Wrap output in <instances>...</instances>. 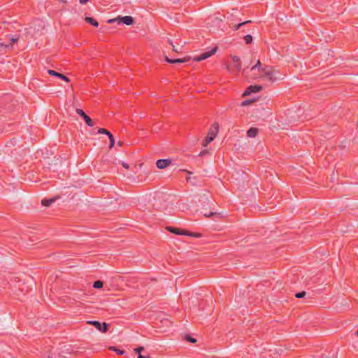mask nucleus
Returning a JSON list of instances; mask_svg holds the SVG:
<instances>
[{"instance_id":"11","label":"nucleus","mask_w":358,"mask_h":358,"mask_svg":"<svg viewBox=\"0 0 358 358\" xmlns=\"http://www.w3.org/2000/svg\"><path fill=\"white\" fill-rule=\"evenodd\" d=\"M231 59H232L234 67H236V69L237 70V72L238 73L240 72L241 70V67H242L240 58L236 55H234V56H232Z\"/></svg>"},{"instance_id":"4","label":"nucleus","mask_w":358,"mask_h":358,"mask_svg":"<svg viewBox=\"0 0 358 358\" xmlns=\"http://www.w3.org/2000/svg\"><path fill=\"white\" fill-rule=\"evenodd\" d=\"M216 50H217V48H213V50H211L210 51L203 52V53L201 54L200 55L196 56V57H194V60L196 61V62H200V61L204 60V59L210 57V56H212L213 54H215Z\"/></svg>"},{"instance_id":"35","label":"nucleus","mask_w":358,"mask_h":358,"mask_svg":"<svg viewBox=\"0 0 358 358\" xmlns=\"http://www.w3.org/2000/svg\"><path fill=\"white\" fill-rule=\"evenodd\" d=\"M247 69H248V68H245V69H243V73H247Z\"/></svg>"},{"instance_id":"20","label":"nucleus","mask_w":358,"mask_h":358,"mask_svg":"<svg viewBox=\"0 0 358 358\" xmlns=\"http://www.w3.org/2000/svg\"><path fill=\"white\" fill-rule=\"evenodd\" d=\"M109 350L115 352L117 355H124L125 354L124 350L118 349L115 347H110Z\"/></svg>"},{"instance_id":"17","label":"nucleus","mask_w":358,"mask_h":358,"mask_svg":"<svg viewBox=\"0 0 358 358\" xmlns=\"http://www.w3.org/2000/svg\"><path fill=\"white\" fill-rule=\"evenodd\" d=\"M144 350L143 347H139L134 349V351L138 354L137 358H150L149 356L142 355L141 353Z\"/></svg>"},{"instance_id":"37","label":"nucleus","mask_w":358,"mask_h":358,"mask_svg":"<svg viewBox=\"0 0 358 358\" xmlns=\"http://www.w3.org/2000/svg\"><path fill=\"white\" fill-rule=\"evenodd\" d=\"M205 153H206L205 151H201L199 155H203Z\"/></svg>"},{"instance_id":"16","label":"nucleus","mask_w":358,"mask_h":358,"mask_svg":"<svg viewBox=\"0 0 358 358\" xmlns=\"http://www.w3.org/2000/svg\"><path fill=\"white\" fill-rule=\"evenodd\" d=\"M85 20L87 23L92 24L95 27H97L99 26V22L93 17H86Z\"/></svg>"},{"instance_id":"8","label":"nucleus","mask_w":358,"mask_h":358,"mask_svg":"<svg viewBox=\"0 0 358 358\" xmlns=\"http://www.w3.org/2000/svg\"><path fill=\"white\" fill-rule=\"evenodd\" d=\"M48 73L50 76H56L67 83H69L70 81L69 78L66 77L65 75L58 73L54 70H51V69L48 70Z\"/></svg>"},{"instance_id":"29","label":"nucleus","mask_w":358,"mask_h":358,"mask_svg":"<svg viewBox=\"0 0 358 358\" xmlns=\"http://www.w3.org/2000/svg\"><path fill=\"white\" fill-rule=\"evenodd\" d=\"M106 132H107V129H106L104 128H100L98 129V131H97L98 134H104Z\"/></svg>"},{"instance_id":"21","label":"nucleus","mask_w":358,"mask_h":358,"mask_svg":"<svg viewBox=\"0 0 358 358\" xmlns=\"http://www.w3.org/2000/svg\"><path fill=\"white\" fill-rule=\"evenodd\" d=\"M261 66H262V64H261L260 61L258 60L257 64L251 68V71H255L257 69L259 71H262V68H261Z\"/></svg>"},{"instance_id":"7","label":"nucleus","mask_w":358,"mask_h":358,"mask_svg":"<svg viewBox=\"0 0 358 358\" xmlns=\"http://www.w3.org/2000/svg\"><path fill=\"white\" fill-rule=\"evenodd\" d=\"M171 164V161L168 159H158L156 162V166L159 169H164Z\"/></svg>"},{"instance_id":"30","label":"nucleus","mask_w":358,"mask_h":358,"mask_svg":"<svg viewBox=\"0 0 358 358\" xmlns=\"http://www.w3.org/2000/svg\"><path fill=\"white\" fill-rule=\"evenodd\" d=\"M216 214H217L216 213H210V214L209 213L204 214V216L206 217H210V216H212L213 215H216Z\"/></svg>"},{"instance_id":"18","label":"nucleus","mask_w":358,"mask_h":358,"mask_svg":"<svg viewBox=\"0 0 358 358\" xmlns=\"http://www.w3.org/2000/svg\"><path fill=\"white\" fill-rule=\"evenodd\" d=\"M55 201V199H43L41 201V204L44 206H50Z\"/></svg>"},{"instance_id":"32","label":"nucleus","mask_w":358,"mask_h":358,"mask_svg":"<svg viewBox=\"0 0 358 358\" xmlns=\"http://www.w3.org/2000/svg\"><path fill=\"white\" fill-rule=\"evenodd\" d=\"M124 143L121 141L117 142V145L120 147H122Z\"/></svg>"},{"instance_id":"36","label":"nucleus","mask_w":358,"mask_h":358,"mask_svg":"<svg viewBox=\"0 0 358 358\" xmlns=\"http://www.w3.org/2000/svg\"><path fill=\"white\" fill-rule=\"evenodd\" d=\"M227 69H228L229 71L232 72V70H231L230 66H227Z\"/></svg>"},{"instance_id":"15","label":"nucleus","mask_w":358,"mask_h":358,"mask_svg":"<svg viewBox=\"0 0 358 358\" xmlns=\"http://www.w3.org/2000/svg\"><path fill=\"white\" fill-rule=\"evenodd\" d=\"M258 134V129L251 127L247 131V136L250 138H255Z\"/></svg>"},{"instance_id":"22","label":"nucleus","mask_w":358,"mask_h":358,"mask_svg":"<svg viewBox=\"0 0 358 358\" xmlns=\"http://www.w3.org/2000/svg\"><path fill=\"white\" fill-rule=\"evenodd\" d=\"M103 282L101 280H96L94 282L93 287L96 289H99L103 287Z\"/></svg>"},{"instance_id":"38","label":"nucleus","mask_w":358,"mask_h":358,"mask_svg":"<svg viewBox=\"0 0 358 358\" xmlns=\"http://www.w3.org/2000/svg\"><path fill=\"white\" fill-rule=\"evenodd\" d=\"M355 335L358 336V330L355 332Z\"/></svg>"},{"instance_id":"3","label":"nucleus","mask_w":358,"mask_h":358,"mask_svg":"<svg viewBox=\"0 0 358 358\" xmlns=\"http://www.w3.org/2000/svg\"><path fill=\"white\" fill-rule=\"evenodd\" d=\"M89 324H92L94 327H95L98 330L103 333H106L108 330V324L106 322L101 323L99 321H90L88 322Z\"/></svg>"},{"instance_id":"2","label":"nucleus","mask_w":358,"mask_h":358,"mask_svg":"<svg viewBox=\"0 0 358 358\" xmlns=\"http://www.w3.org/2000/svg\"><path fill=\"white\" fill-rule=\"evenodd\" d=\"M262 72H263L264 76L268 78V80L272 83L276 81L278 79H281L280 77H277L275 76L276 72L271 66H266L262 68Z\"/></svg>"},{"instance_id":"1","label":"nucleus","mask_w":358,"mask_h":358,"mask_svg":"<svg viewBox=\"0 0 358 358\" xmlns=\"http://www.w3.org/2000/svg\"><path fill=\"white\" fill-rule=\"evenodd\" d=\"M219 131V124L217 122L213 123L208 132V134L203 143V146L206 147L216 137Z\"/></svg>"},{"instance_id":"10","label":"nucleus","mask_w":358,"mask_h":358,"mask_svg":"<svg viewBox=\"0 0 358 358\" xmlns=\"http://www.w3.org/2000/svg\"><path fill=\"white\" fill-rule=\"evenodd\" d=\"M166 62L170 64H180V63H185L189 61V58L185 57L183 59H170L168 57H165Z\"/></svg>"},{"instance_id":"14","label":"nucleus","mask_w":358,"mask_h":358,"mask_svg":"<svg viewBox=\"0 0 358 358\" xmlns=\"http://www.w3.org/2000/svg\"><path fill=\"white\" fill-rule=\"evenodd\" d=\"M250 22H251L250 20H247V21H244L242 22H239L237 24H234L233 23H229V24L230 27H231L232 30L236 31V30L239 29L242 26H243L248 23H250Z\"/></svg>"},{"instance_id":"27","label":"nucleus","mask_w":358,"mask_h":358,"mask_svg":"<svg viewBox=\"0 0 358 358\" xmlns=\"http://www.w3.org/2000/svg\"><path fill=\"white\" fill-rule=\"evenodd\" d=\"M187 236H192V237H200L201 234H198V233H191V232L187 231Z\"/></svg>"},{"instance_id":"12","label":"nucleus","mask_w":358,"mask_h":358,"mask_svg":"<svg viewBox=\"0 0 358 358\" xmlns=\"http://www.w3.org/2000/svg\"><path fill=\"white\" fill-rule=\"evenodd\" d=\"M9 41H10V42L8 43H6L4 42H0V46L4 47L5 48H11L12 45L18 41V38L12 36L9 38Z\"/></svg>"},{"instance_id":"5","label":"nucleus","mask_w":358,"mask_h":358,"mask_svg":"<svg viewBox=\"0 0 358 358\" xmlns=\"http://www.w3.org/2000/svg\"><path fill=\"white\" fill-rule=\"evenodd\" d=\"M76 111V113L78 115H79L80 116H81L84 119V120L85 121L86 124L89 127H93L94 126V123H93L92 119L88 115H87L86 113L82 109L77 108Z\"/></svg>"},{"instance_id":"25","label":"nucleus","mask_w":358,"mask_h":358,"mask_svg":"<svg viewBox=\"0 0 358 358\" xmlns=\"http://www.w3.org/2000/svg\"><path fill=\"white\" fill-rule=\"evenodd\" d=\"M306 292L303 291V292H298L295 294V296L296 298H303L306 296Z\"/></svg>"},{"instance_id":"9","label":"nucleus","mask_w":358,"mask_h":358,"mask_svg":"<svg viewBox=\"0 0 358 358\" xmlns=\"http://www.w3.org/2000/svg\"><path fill=\"white\" fill-rule=\"evenodd\" d=\"M117 20H120L122 23L127 25H131L134 23V19L131 16L129 15L118 17Z\"/></svg>"},{"instance_id":"33","label":"nucleus","mask_w":358,"mask_h":358,"mask_svg":"<svg viewBox=\"0 0 358 358\" xmlns=\"http://www.w3.org/2000/svg\"><path fill=\"white\" fill-rule=\"evenodd\" d=\"M104 134H106L108 136V138H110V135H113L109 131L107 130V132Z\"/></svg>"},{"instance_id":"23","label":"nucleus","mask_w":358,"mask_h":358,"mask_svg":"<svg viewBox=\"0 0 358 358\" xmlns=\"http://www.w3.org/2000/svg\"><path fill=\"white\" fill-rule=\"evenodd\" d=\"M244 41L246 44H250L252 42V36L250 34H248L244 36Z\"/></svg>"},{"instance_id":"34","label":"nucleus","mask_w":358,"mask_h":358,"mask_svg":"<svg viewBox=\"0 0 358 358\" xmlns=\"http://www.w3.org/2000/svg\"><path fill=\"white\" fill-rule=\"evenodd\" d=\"M104 134H106L108 136V138H110V135H113L109 131L107 130V132Z\"/></svg>"},{"instance_id":"19","label":"nucleus","mask_w":358,"mask_h":358,"mask_svg":"<svg viewBox=\"0 0 358 358\" xmlns=\"http://www.w3.org/2000/svg\"><path fill=\"white\" fill-rule=\"evenodd\" d=\"M184 340L192 343H194L196 342V339L193 338L189 334H185L184 336Z\"/></svg>"},{"instance_id":"31","label":"nucleus","mask_w":358,"mask_h":358,"mask_svg":"<svg viewBox=\"0 0 358 358\" xmlns=\"http://www.w3.org/2000/svg\"><path fill=\"white\" fill-rule=\"evenodd\" d=\"M122 164L123 167H124L127 169H128L129 168V164L125 162H122Z\"/></svg>"},{"instance_id":"13","label":"nucleus","mask_w":358,"mask_h":358,"mask_svg":"<svg viewBox=\"0 0 358 358\" xmlns=\"http://www.w3.org/2000/svg\"><path fill=\"white\" fill-rule=\"evenodd\" d=\"M168 230L174 234L187 235V231L181 230L178 228H174V227H168Z\"/></svg>"},{"instance_id":"24","label":"nucleus","mask_w":358,"mask_h":358,"mask_svg":"<svg viewBox=\"0 0 358 358\" xmlns=\"http://www.w3.org/2000/svg\"><path fill=\"white\" fill-rule=\"evenodd\" d=\"M109 141H110V146L109 147H110V148H112L115 145V138L113 135H110Z\"/></svg>"},{"instance_id":"6","label":"nucleus","mask_w":358,"mask_h":358,"mask_svg":"<svg viewBox=\"0 0 358 358\" xmlns=\"http://www.w3.org/2000/svg\"><path fill=\"white\" fill-rule=\"evenodd\" d=\"M263 87L261 85H250L243 93V96H248L252 93L258 92L261 91Z\"/></svg>"},{"instance_id":"26","label":"nucleus","mask_w":358,"mask_h":358,"mask_svg":"<svg viewBox=\"0 0 358 358\" xmlns=\"http://www.w3.org/2000/svg\"><path fill=\"white\" fill-rule=\"evenodd\" d=\"M253 101H254L253 100H245V101L242 102L241 106H248L249 104H250Z\"/></svg>"},{"instance_id":"28","label":"nucleus","mask_w":358,"mask_h":358,"mask_svg":"<svg viewBox=\"0 0 358 358\" xmlns=\"http://www.w3.org/2000/svg\"><path fill=\"white\" fill-rule=\"evenodd\" d=\"M169 43H170V44L172 45V47H173V51H174V52H179L180 51L181 48H180V49H179V48H176V46H175V45H173V43H172V41H169Z\"/></svg>"}]
</instances>
